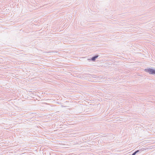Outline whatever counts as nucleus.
I'll list each match as a JSON object with an SVG mask.
<instances>
[{"mask_svg": "<svg viewBox=\"0 0 155 155\" xmlns=\"http://www.w3.org/2000/svg\"><path fill=\"white\" fill-rule=\"evenodd\" d=\"M145 71L146 72H148L149 74H155V70L149 68L147 69H145Z\"/></svg>", "mask_w": 155, "mask_h": 155, "instance_id": "1", "label": "nucleus"}, {"mask_svg": "<svg viewBox=\"0 0 155 155\" xmlns=\"http://www.w3.org/2000/svg\"><path fill=\"white\" fill-rule=\"evenodd\" d=\"M98 57V55L95 56L91 58V60L93 61H94L95 60V59L97 58Z\"/></svg>", "mask_w": 155, "mask_h": 155, "instance_id": "2", "label": "nucleus"}, {"mask_svg": "<svg viewBox=\"0 0 155 155\" xmlns=\"http://www.w3.org/2000/svg\"><path fill=\"white\" fill-rule=\"evenodd\" d=\"M138 151V150L134 153L132 155H135L136 153Z\"/></svg>", "mask_w": 155, "mask_h": 155, "instance_id": "3", "label": "nucleus"}]
</instances>
